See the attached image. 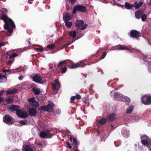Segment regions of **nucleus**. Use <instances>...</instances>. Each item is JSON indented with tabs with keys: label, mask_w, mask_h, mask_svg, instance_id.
Listing matches in <instances>:
<instances>
[{
	"label": "nucleus",
	"mask_w": 151,
	"mask_h": 151,
	"mask_svg": "<svg viewBox=\"0 0 151 151\" xmlns=\"http://www.w3.org/2000/svg\"><path fill=\"white\" fill-rule=\"evenodd\" d=\"M73 149L74 151H80V150L78 149V148H75V147H73Z\"/></svg>",
	"instance_id": "61"
},
{
	"label": "nucleus",
	"mask_w": 151,
	"mask_h": 151,
	"mask_svg": "<svg viewBox=\"0 0 151 151\" xmlns=\"http://www.w3.org/2000/svg\"><path fill=\"white\" fill-rule=\"evenodd\" d=\"M147 137H148L146 135H143L141 137V140H142V139H147Z\"/></svg>",
	"instance_id": "48"
},
{
	"label": "nucleus",
	"mask_w": 151,
	"mask_h": 151,
	"mask_svg": "<svg viewBox=\"0 0 151 151\" xmlns=\"http://www.w3.org/2000/svg\"><path fill=\"white\" fill-rule=\"evenodd\" d=\"M122 101L125 102H127L128 103L130 101V99L127 96H125L124 98L122 99Z\"/></svg>",
	"instance_id": "36"
},
{
	"label": "nucleus",
	"mask_w": 151,
	"mask_h": 151,
	"mask_svg": "<svg viewBox=\"0 0 151 151\" xmlns=\"http://www.w3.org/2000/svg\"><path fill=\"white\" fill-rule=\"evenodd\" d=\"M116 116V115L114 113L110 114L106 117V120L109 122H112L114 120Z\"/></svg>",
	"instance_id": "12"
},
{
	"label": "nucleus",
	"mask_w": 151,
	"mask_h": 151,
	"mask_svg": "<svg viewBox=\"0 0 151 151\" xmlns=\"http://www.w3.org/2000/svg\"><path fill=\"white\" fill-rule=\"evenodd\" d=\"M67 61L65 60L60 62L58 65V68H59V70H61L62 68L65 66V65Z\"/></svg>",
	"instance_id": "17"
},
{
	"label": "nucleus",
	"mask_w": 151,
	"mask_h": 151,
	"mask_svg": "<svg viewBox=\"0 0 151 151\" xmlns=\"http://www.w3.org/2000/svg\"><path fill=\"white\" fill-rule=\"evenodd\" d=\"M116 48L115 49H117L119 50H128L129 48L128 47H127L125 45H119L115 46Z\"/></svg>",
	"instance_id": "16"
},
{
	"label": "nucleus",
	"mask_w": 151,
	"mask_h": 151,
	"mask_svg": "<svg viewBox=\"0 0 151 151\" xmlns=\"http://www.w3.org/2000/svg\"><path fill=\"white\" fill-rule=\"evenodd\" d=\"M35 101V99L34 97L29 99L28 100V101L29 102L30 105L31 104H32L33 102H34Z\"/></svg>",
	"instance_id": "39"
},
{
	"label": "nucleus",
	"mask_w": 151,
	"mask_h": 151,
	"mask_svg": "<svg viewBox=\"0 0 151 151\" xmlns=\"http://www.w3.org/2000/svg\"><path fill=\"white\" fill-rule=\"evenodd\" d=\"M3 122L6 124L11 125L14 123V120L10 115L6 114L3 117Z\"/></svg>",
	"instance_id": "2"
},
{
	"label": "nucleus",
	"mask_w": 151,
	"mask_h": 151,
	"mask_svg": "<svg viewBox=\"0 0 151 151\" xmlns=\"http://www.w3.org/2000/svg\"><path fill=\"white\" fill-rule=\"evenodd\" d=\"M40 108L41 110L46 111L48 112V108L47 106H41L40 107Z\"/></svg>",
	"instance_id": "37"
},
{
	"label": "nucleus",
	"mask_w": 151,
	"mask_h": 151,
	"mask_svg": "<svg viewBox=\"0 0 151 151\" xmlns=\"http://www.w3.org/2000/svg\"><path fill=\"white\" fill-rule=\"evenodd\" d=\"M5 91L4 90H1L0 91V96H2L3 93L5 92Z\"/></svg>",
	"instance_id": "55"
},
{
	"label": "nucleus",
	"mask_w": 151,
	"mask_h": 151,
	"mask_svg": "<svg viewBox=\"0 0 151 151\" xmlns=\"http://www.w3.org/2000/svg\"><path fill=\"white\" fill-rule=\"evenodd\" d=\"M69 35L73 38H74L76 37V32L75 31H71L69 32Z\"/></svg>",
	"instance_id": "29"
},
{
	"label": "nucleus",
	"mask_w": 151,
	"mask_h": 151,
	"mask_svg": "<svg viewBox=\"0 0 151 151\" xmlns=\"http://www.w3.org/2000/svg\"><path fill=\"white\" fill-rule=\"evenodd\" d=\"M70 3L72 4H73L76 1V0H68Z\"/></svg>",
	"instance_id": "54"
},
{
	"label": "nucleus",
	"mask_w": 151,
	"mask_h": 151,
	"mask_svg": "<svg viewBox=\"0 0 151 151\" xmlns=\"http://www.w3.org/2000/svg\"><path fill=\"white\" fill-rule=\"evenodd\" d=\"M122 134L125 138H127L129 135V132L128 130L123 129L122 130Z\"/></svg>",
	"instance_id": "20"
},
{
	"label": "nucleus",
	"mask_w": 151,
	"mask_h": 151,
	"mask_svg": "<svg viewBox=\"0 0 151 151\" xmlns=\"http://www.w3.org/2000/svg\"><path fill=\"white\" fill-rule=\"evenodd\" d=\"M32 90L33 93L36 95H39L41 92L39 89L35 87L33 88Z\"/></svg>",
	"instance_id": "25"
},
{
	"label": "nucleus",
	"mask_w": 151,
	"mask_h": 151,
	"mask_svg": "<svg viewBox=\"0 0 151 151\" xmlns=\"http://www.w3.org/2000/svg\"><path fill=\"white\" fill-rule=\"evenodd\" d=\"M76 6L78 9V11L82 12H86L87 11L86 7L83 5L77 4L76 5Z\"/></svg>",
	"instance_id": "13"
},
{
	"label": "nucleus",
	"mask_w": 151,
	"mask_h": 151,
	"mask_svg": "<svg viewBox=\"0 0 151 151\" xmlns=\"http://www.w3.org/2000/svg\"><path fill=\"white\" fill-rule=\"evenodd\" d=\"M63 18L65 22L69 21L71 19V17L68 13L66 12L63 14Z\"/></svg>",
	"instance_id": "19"
},
{
	"label": "nucleus",
	"mask_w": 151,
	"mask_h": 151,
	"mask_svg": "<svg viewBox=\"0 0 151 151\" xmlns=\"http://www.w3.org/2000/svg\"><path fill=\"white\" fill-rule=\"evenodd\" d=\"M129 35L130 37L137 39L140 37V33L135 30H132L130 31Z\"/></svg>",
	"instance_id": "6"
},
{
	"label": "nucleus",
	"mask_w": 151,
	"mask_h": 151,
	"mask_svg": "<svg viewBox=\"0 0 151 151\" xmlns=\"http://www.w3.org/2000/svg\"><path fill=\"white\" fill-rule=\"evenodd\" d=\"M12 63V61L11 60H9L6 63L7 65H9L11 64Z\"/></svg>",
	"instance_id": "57"
},
{
	"label": "nucleus",
	"mask_w": 151,
	"mask_h": 151,
	"mask_svg": "<svg viewBox=\"0 0 151 151\" xmlns=\"http://www.w3.org/2000/svg\"><path fill=\"white\" fill-rule=\"evenodd\" d=\"M75 25L80 30H84L88 26V24H84L83 21L82 20L76 21L75 22Z\"/></svg>",
	"instance_id": "4"
},
{
	"label": "nucleus",
	"mask_w": 151,
	"mask_h": 151,
	"mask_svg": "<svg viewBox=\"0 0 151 151\" xmlns=\"http://www.w3.org/2000/svg\"><path fill=\"white\" fill-rule=\"evenodd\" d=\"M106 51H105L103 53V54L102 55V56H101V59H103L105 57V56H106Z\"/></svg>",
	"instance_id": "47"
},
{
	"label": "nucleus",
	"mask_w": 151,
	"mask_h": 151,
	"mask_svg": "<svg viewBox=\"0 0 151 151\" xmlns=\"http://www.w3.org/2000/svg\"><path fill=\"white\" fill-rule=\"evenodd\" d=\"M10 71V70L8 69H3L2 72H7Z\"/></svg>",
	"instance_id": "56"
},
{
	"label": "nucleus",
	"mask_w": 151,
	"mask_h": 151,
	"mask_svg": "<svg viewBox=\"0 0 151 151\" xmlns=\"http://www.w3.org/2000/svg\"><path fill=\"white\" fill-rule=\"evenodd\" d=\"M4 12H5L6 14L8 12V10L6 9H4Z\"/></svg>",
	"instance_id": "59"
},
{
	"label": "nucleus",
	"mask_w": 151,
	"mask_h": 151,
	"mask_svg": "<svg viewBox=\"0 0 151 151\" xmlns=\"http://www.w3.org/2000/svg\"><path fill=\"white\" fill-rule=\"evenodd\" d=\"M52 135L50 133V131H41L40 132V136L41 138H51L52 137Z\"/></svg>",
	"instance_id": "8"
},
{
	"label": "nucleus",
	"mask_w": 151,
	"mask_h": 151,
	"mask_svg": "<svg viewBox=\"0 0 151 151\" xmlns=\"http://www.w3.org/2000/svg\"><path fill=\"white\" fill-rule=\"evenodd\" d=\"M101 52V51L100 50H97V51L96 52V53H98L99 52Z\"/></svg>",
	"instance_id": "64"
},
{
	"label": "nucleus",
	"mask_w": 151,
	"mask_h": 151,
	"mask_svg": "<svg viewBox=\"0 0 151 151\" xmlns=\"http://www.w3.org/2000/svg\"><path fill=\"white\" fill-rule=\"evenodd\" d=\"M118 6H120L122 7H124V5H122L120 4H119Z\"/></svg>",
	"instance_id": "63"
},
{
	"label": "nucleus",
	"mask_w": 151,
	"mask_h": 151,
	"mask_svg": "<svg viewBox=\"0 0 151 151\" xmlns=\"http://www.w3.org/2000/svg\"><path fill=\"white\" fill-rule=\"evenodd\" d=\"M28 113L30 116L35 117L37 113V111L36 109L34 107L30 108L28 111Z\"/></svg>",
	"instance_id": "10"
},
{
	"label": "nucleus",
	"mask_w": 151,
	"mask_h": 151,
	"mask_svg": "<svg viewBox=\"0 0 151 151\" xmlns=\"http://www.w3.org/2000/svg\"><path fill=\"white\" fill-rule=\"evenodd\" d=\"M1 19L3 20L5 22L4 25V29L8 30V32L12 34L13 31L12 29L15 28V25L13 21L4 13L1 15Z\"/></svg>",
	"instance_id": "1"
},
{
	"label": "nucleus",
	"mask_w": 151,
	"mask_h": 151,
	"mask_svg": "<svg viewBox=\"0 0 151 151\" xmlns=\"http://www.w3.org/2000/svg\"><path fill=\"white\" fill-rule=\"evenodd\" d=\"M28 116V115L27 113L25 112H24L23 111L20 117L22 118H25L27 117Z\"/></svg>",
	"instance_id": "35"
},
{
	"label": "nucleus",
	"mask_w": 151,
	"mask_h": 151,
	"mask_svg": "<svg viewBox=\"0 0 151 151\" xmlns=\"http://www.w3.org/2000/svg\"><path fill=\"white\" fill-rule=\"evenodd\" d=\"M134 106L132 105H130L129 108H128L126 111V113L127 114H130L133 111V109Z\"/></svg>",
	"instance_id": "28"
},
{
	"label": "nucleus",
	"mask_w": 151,
	"mask_h": 151,
	"mask_svg": "<svg viewBox=\"0 0 151 151\" xmlns=\"http://www.w3.org/2000/svg\"><path fill=\"white\" fill-rule=\"evenodd\" d=\"M7 78L4 75L0 74V82L4 83L6 81Z\"/></svg>",
	"instance_id": "26"
},
{
	"label": "nucleus",
	"mask_w": 151,
	"mask_h": 151,
	"mask_svg": "<svg viewBox=\"0 0 151 151\" xmlns=\"http://www.w3.org/2000/svg\"><path fill=\"white\" fill-rule=\"evenodd\" d=\"M18 91V90L17 89H11L7 90L6 93V95H8L10 94H13L16 93Z\"/></svg>",
	"instance_id": "14"
},
{
	"label": "nucleus",
	"mask_w": 151,
	"mask_h": 151,
	"mask_svg": "<svg viewBox=\"0 0 151 151\" xmlns=\"http://www.w3.org/2000/svg\"><path fill=\"white\" fill-rule=\"evenodd\" d=\"M54 83L52 84V87L53 90L54 91L53 94H57L58 91L60 89V83L59 82V80L58 79H56L54 81Z\"/></svg>",
	"instance_id": "3"
},
{
	"label": "nucleus",
	"mask_w": 151,
	"mask_h": 151,
	"mask_svg": "<svg viewBox=\"0 0 151 151\" xmlns=\"http://www.w3.org/2000/svg\"><path fill=\"white\" fill-rule=\"evenodd\" d=\"M142 20L144 22L145 21V20L147 18V16L145 14H143L141 15V16Z\"/></svg>",
	"instance_id": "40"
},
{
	"label": "nucleus",
	"mask_w": 151,
	"mask_h": 151,
	"mask_svg": "<svg viewBox=\"0 0 151 151\" xmlns=\"http://www.w3.org/2000/svg\"><path fill=\"white\" fill-rule=\"evenodd\" d=\"M33 81L37 83H42L41 82L42 81L41 75L38 74H35L34 76L31 77Z\"/></svg>",
	"instance_id": "7"
},
{
	"label": "nucleus",
	"mask_w": 151,
	"mask_h": 151,
	"mask_svg": "<svg viewBox=\"0 0 151 151\" xmlns=\"http://www.w3.org/2000/svg\"><path fill=\"white\" fill-rule=\"evenodd\" d=\"M142 102L145 105L151 104V96L143 95L141 98Z\"/></svg>",
	"instance_id": "5"
},
{
	"label": "nucleus",
	"mask_w": 151,
	"mask_h": 151,
	"mask_svg": "<svg viewBox=\"0 0 151 151\" xmlns=\"http://www.w3.org/2000/svg\"><path fill=\"white\" fill-rule=\"evenodd\" d=\"M19 107V106L12 105L9 108V109L11 111H16V112L19 109H18Z\"/></svg>",
	"instance_id": "21"
},
{
	"label": "nucleus",
	"mask_w": 151,
	"mask_h": 151,
	"mask_svg": "<svg viewBox=\"0 0 151 151\" xmlns=\"http://www.w3.org/2000/svg\"><path fill=\"white\" fill-rule=\"evenodd\" d=\"M148 4L149 6H151V0H150L148 2Z\"/></svg>",
	"instance_id": "62"
},
{
	"label": "nucleus",
	"mask_w": 151,
	"mask_h": 151,
	"mask_svg": "<svg viewBox=\"0 0 151 151\" xmlns=\"http://www.w3.org/2000/svg\"><path fill=\"white\" fill-rule=\"evenodd\" d=\"M54 47V45L53 44H51L50 45H48L47 46V48L50 49H52Z\"/></svg>",
	"instance_id": "49"
},
{
	"label": "nucleus",
	"mask_w": 151,
	"mask_h": 151,
	"mask_svg": "<svg viewBox=\"0 0 151 151\" xmlns=\"http://www.w3.org/2000/svg\"><path fill=\"white\" fill-rule=\"evenodd\" d=\"M18 56V54L17 53H14L9 55V59H11Z\"/></svg>",
	"instance_id": "30"
},
{
	"label": "nucleus",
	"mask_w": 151,
	"mask_h": 151,
	"mask_svg": "<svg viewBox=\"0 0 151 151\" xmlns=\"http://www.w3.org/2000/svg\"><path fill=\"white\" fill-rule=\"evenodd\" d=\"M66 144L67 145V147L69 149H70L72 148V146L71 145L69 144L68 142H66Z\"/></svg>",
	"instance_id": "46"
},
{
	"label": "nucleus",
	"mask_w": 151,
	"mask_h": 151,
	"mask_svg": "<svg viewBox=\"0 0 151 151\" xmlns=\"http://www.w3.org/2000/svg\"><path fill=\"white\" fill-rule=\"evenodd\" d=\"M134 119L137 122L140 119L139 116H135L134 117Z\"/></svg>",
	"instance_id": "45"
},
{
	"label": "nucleus",
	"mask_w": 151,
	"mask_h": 151,
	"mask_svg": "<svg viewBox=\"0 0 151 151\" xmlns=\"http://www.w3.org/2000/svg\"><path fill=\"white\" fill-rule=\"evenodd\" d=\"M61 70V73L63 74L66 72L67 69L66 67L65 66H64L63 68H62Z\"/></svg>",
	"instance_id": "43"
},
{
	"label": "nucleus",
	"mask_w": 151,
	"mask_h": 151,
	"mask_svg": "<svg viewBox=\"0 0 151 151\" xmlns=\"http://www.w3.org/2000/svg\"><path fill=\"white\" fill-rule=\"evenodd\" d=\"M75 96L76 99H80L81 98V96L78 94H76Z\"/></svg>",
	"instance_id": "50"
},
{
	"label": "nucleus",
	"mask_w": 151,
	"mask_h": 151,
	"mask_svg": "<svg viewBox=\"0 0 151 151\" xmlns=\"http://www.w3.org/2000/svg\"><path fill=\"white\" fill-rule=\"evenodd\" d=\"M114 99L117 101L123 98V95L122 94L118 92L115 93H114Z\"/></svg>",
	"instance_id": "15"
},
{
	"label": "nucleus",
	"mask_w": 151,
	"mask_h": 151,
	"mask_svg": "<svg viewBox=\"0 0 151 151\" xmlns=\"http://www.w3.org/2000/svg\"><path fill=\"white\" fill-rule=\"evenodd\" d=\"M134 6V4H130L129 3L126 2L124 5L125 8L127 9H131Z\"/></svg>",
	"instance_id": "22"
},
{
	"label": "nucleus",
	"mask_w": 151,
	"mask_h": 151,
	"mask_svg": "<svg viewBox=\"0 0 151 151\" xmlns=\"http://www.w3.org/2000/svg\"><path fill=\"white\" fill-rule=\"evenodd\" d=\"M24 150V151H33V150L31 147L28 145L25 146Z\"/></svg>",
	"instance_id": "32"
},
{
	"label": "nucleus",
	"mask_w": 151,
	"mask_h": 151,
	"mask_svg": "<svg viewBox=\"0 0 151 151\" xmlns=\"http://www.w3.org/2000/svg\"><path fill=\"white\" fill-rule=\"evenodd\" d=\"M69 139L71 142H72L74 145V147L75 148H78V143L77 141V139L76 137H73V136L70 135Z\"/></svg>",
	"instance_id": "11"
},
{
	"label": "nucleus",
	"mask_w": 151,
	"mask_h": 151,
	"mask_svg": "<svg viewBox=\"0 0 151 151\" xmlns=\"http://www.w3.org/2000/svg\"><path fill=\"white\" fill-rule=\"evenodd\" d=\"M143 13L142 11L138 10L135 12V15L136 18L138 19H139L141 17V15Z\"/></svg>",
	"instance_id": "23"
},
{
	"label": "nucleus",
	"mask_w": 151,
	"mask_h": 151,
	"mask_svg": "<svg viewBox=\"0 0 151 151\" xmlns=\"http://www.w3.org/2000/svg\"><path fill=\"white\" fill-rule=\"evenodd\" d=\"M137 2L135 3L136 4L134 5V7L135 9H139L143 4V2L141 1H140L137 4Z\"/></svg>",
	"instance_id": "27"
},
{
	"label": "nucleus",
	"mask_w": 151,
	"mask_h": 151,
	"mask_svg": "<svg viewBox=\"0 0 151 151\" xmlns=\"http://www.w3.org/2000/svg\"><path fill=\"white\" fill-rule=\"evenodd\" d=\"M23 76H20V77H18V78H19V80H22V79H23Z\"/></svg>",
	"instance_id": "60"
},
{
	"label": "nucleus",
	"mask_w": 151,
	"mask_h": 151,
	"mask_svg": "<svg viewBox=\"0 0 151 151\" xmlns=\"http://www.w3.org/2000/svg\"><path fill=\"white\" fill-rule=\"evenodd\" d=\"M32 106L38 107L39 106V104L38 102H37L35 100L34 102H33L32 104H31L30 105Z\"/></svg>",
	"instance_id": "38"
},
{
	"label": "nucleus",
	"mask_w": 151,
	"mask_h": 151,
	"mask_svg": "<svg viewBox=\"0 0 151 151\" xmlns=\"http://www.w3.org/2000/svg\"><path fill=\"white\" fill-rule=\"evenodd\" d=\"M65 24L68 28H70L72 26V23L68 21L65 22Z\"/></svg>",
	"instance_id": "34"
},
{
	"label": "nucleus",
	"mask_w": 151,
	"mask_h": 151,
	"mask_svg": "<svg viewBox=\"0 0 151 151\" xmlns=\"http://www.w3.org/2000/svg\"><path fill=\"white\" fill-rule=\"evenodd\" d=\"M60 112H61V111L59 109H57L55 111V114H60ZM53 112L55 113V112L54 111H53Z\"/></svg>",
	"instance_id": "51"
},
{
	"label": "nucleus",
	"mask_w": 151,
	"mask_h": 151,
	"mask_svg": "<svg viewBox=\"0 0 151 151\" xmlns=\"http://www.w3.org/2000/svg\"><path fill=\"white\" fill-rule=\"evenodd\" d=\"M19 123L22 125H26L27 123V120H21L19 121Z\"/></svg>",
	"instance_id": "42"
},
{
	"label": "nucleus",
	"mask_w": 151,
	"mask_h": 151,
	"mask_svg": "<svg viewBox=\"0 0 151 151\" xmlns=\"http://www.w3.org/2000/svg\"><path fill=\"white\" fill-rule=\"evenodd\" d=\"M6 101L8 104H10L13 102L12 99L11 98L9 97H8L6 98Z\"/></svg>",
	"instance_id": "33"
},
{
	"label": "nucleus",
	"mask_w": 151,
	"mask_h": 151,
	"mask_svg": "<svg viewBox=\"0 0 151 151\" xmlns=\"http://www.w3.org/2000/svg\"><path fill=\"white\" fill-rule=\"evenodd\" d=\"M23 111L20 110L19 109L17 111H16V114L19 117H20V115H21L22 114V113Z\"/></svg>",
	"instance_id": "41"
},
{
	"label": "nucleus",
	"mask_w": 151,
	"mask_h": 151,
	"mask_svg": "<svg viewBox=\"0 0 151 151\" xmlns=\"http://www.w3.org/2000/svg\"><path fill=\"white\" fill-rule=\"evenodd\" d=\"M54 106V104L53 102H51L48 104L47 106V107L48 112H53V107Z\"/></svg>",
	"instance_id": "18"
},
{
	"label": "nucleus",
	"mask_w": 151,
	"mask_h": 151,
	"mask_svg": "<svg viewBox=\"0 0 151 151\" xmlns=\"http://www.w3.org/2000/svg\"><path fill=\"white\" fill-rule=\"evenodd\" d=\"M106 119L103 118L99 121V122L100 125H102L106 123Z\"/></svg>",
	"instance_id": "31"
},
{
	"label": "nucleus",
	"mask_w": 151,
	"mask_h": 151,
	"mask_svg": "<svg viewBox=\"0 0 151 151\" xmlns=\"http://www.w3.org/2000/svg\"><path fill=\"white\" fill-rule=\"evenodd\" d=\"M141 142L142 144L144 146H146L147 147H148L150 148V147L149 145V142L147 139H142Z\"/></svg>",
	"instance_id": "24"
},
{
	"label": "nucleus",
	"mask_w": 151,
	"mask_h": 151,
	"mask_svg": "<svg viewBox=\"0 0 151 151\" xmlns=\"http://www.w3.org/2000/svg\"><path fill=\"white\" fill-rule=\"evenodd\" d=\"M76 99L75 96H73L70 99V100L71 101H73Z\"/></svg>",
	"instance_id": "53"
},
{
	"label": "nucleus",
	"mask_w": 151,
	"mask_h": 151,
	"mask_svg": "<svg viewBox=\"0 0 151 151\" xmlns=\"http://www.w3.org/2000/svg\"><path fill=\"white\" fill-rule=\"evenodd\" d=\"M76 11H78V9H77V8L76 6V5L75 6V7H74L73 11H72V13L73 14H74L76 13Z\"/></svg>",
	"instance_id": "44"
},
{
	"label": "nucleus",
	"mask_w": 151,
	"mask_h": 151,
	"mask_svg": "<svg viewBox=\"0 0 151 151\" xmlns=\"http://www.w3.org/2000/svg\"><path fill=\"white\" fill-rule=\"evenodd\" d=\"M70 63H72L71 65V68H76L78 67H83L85 65V64L82 62H80L79 63H77L75 64L74 63H73L72 61L71 60H69Z\"/></svg>",
	"instance_id": "9"
},
{
	"label": "nucleus",
	"mask_w": 151,
	"mask_h": 151,
	"mask_svg": "<svg viewBox=\"0 0 151 151\" xmlns=\"http://www.w3.org/2000/svg\"><path fill=\"white\" fill-rule=\"evenodd\" d=\"M3 100L4 98L3 97H0V104H1V102L3 101Z\"/></svg>",
	"instance_id": "58"
},
{
	"label": "nucleus",
	"mask_w": 151,
	"mask_h": 151,
	"mask_svg": "<svg viewBox=\"0 0 151 151\" xmlns=\"http://www.w3.org/2000/svg\"><path fill=\"white\" fill-rule=\"evenodd\" d=\"M36 50L38 52H42L43 51V49L40 48H37Z\"/></svg>",
	"instance_id": "52"
}]
</instances>
